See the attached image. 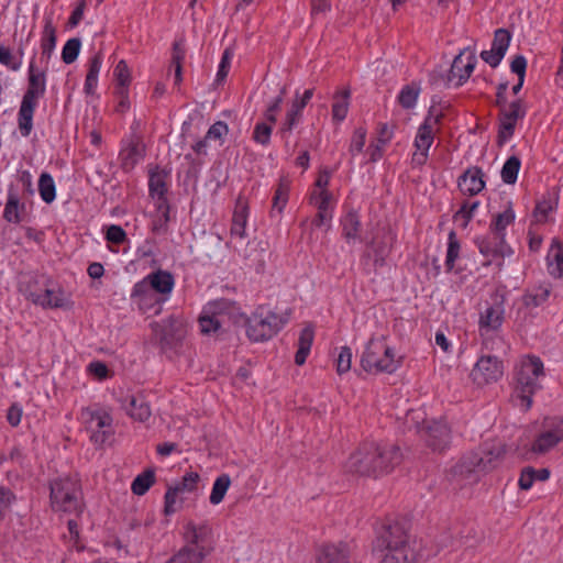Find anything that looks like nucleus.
<instances>
[{
  "instance_id": "21",
  "label": "nucleus",
  "mask_w": 563,
  "mask_h": 563,
  "mask_svg": "<svg viewBox=\"0 0 563 563\" xmlns=\"http://www.w3.org/2000/svg\"><path fill=\"white\" fill-rule=\"evenodd\" d=\"M145 154V146L137 139H132L120 152V164L122 169L131 172L140 163Z\"/></svg>"
},
{
  "instance_id": "37",
  "label": "nucleus",
  "mask_w": 563,
  "mask_h": 563,
  "mask_svg": "<svg viewBox=\"0 0 563 563\" xmlns=\"http://www.w3.org/2000/svg\"><path fill=\"white\" fill-rule=\"evenodd\" d=\"M421 89L420 85L417 82H411L410 85H406L402 87L399 96L398 102L404 109H412L416 106L417 99L419 97Z\"/></svg>"
},
{
  "instance_id": "41",
  "label": "nucleus",
  "mask_w": 563,
  "mask_h": 563,
  "mask_svg": "<svg viewBox=\"0 0 563 563\" xmlns=\"http://www.w3.org/2000/svg\"><path fill=\"white\" fill-rule=\"evenodd\" d=\"M38 191L41 198L51 203L56 197V187L53 177L48 173H42L38 179Z\"/></svg>"
},
{
  "instance_id": "27",
  "label": "nucleus",
  "mask_w": 563,
  "mask_h": 563,
  "mask_svg": "<svg viewBox=\"0 0 563 563\" xmlns=\"http://www.w3.org/2000/svg\"><path fill=\"white\" fill-rule=\"evenodd\" d=\"M314 339V331L311 325L305 327L298 339V350L295 355V363L299 366L303 365L310 353Z\"/></svg>"
},
{
  "instance_id": "7",
  "label": "nucleus",
  "mask_w": 563,
  "mask_h": 563,
  "mask_svg": "<svg viewBox=\"0 0 563 563\" xmlns=\"http://www.w3.org/2000/svg\"><path fill=\"white\" fill-rule=\"evenodd\" d=\"M543 363L538 356L523 358L516 373V390L521 400V406L528 410L532 405V395L541 387L539 377L543 376Z\"/></svg>"
},
{
  "instance_id": "23",
  "label": "nucleus",
  "mask_w": 563,
  "mask_h": 563,
  "mask_svg": "<svg viewBox=\"0 0 563 563\" xmlns=\"http://www.w3.org/2000/svg\"><path fill=\"white\" fill-rule=\"evenodd\" d=\"M318 563H349V550L346 544L324 545L318 555Z\"/></svg>"
},
{
  "instance_id": "45",
  "label": "nucleus",
  "mask_w": 563,
  "mask_h": 563,
  "mask_svg": "<svg viewBox=\"0 0 563 563\" xmlns=\"http://www.w3.org/2000/svg\"><path fill=\"white\" fill-rule=\"evenodd\" d=\"M113 75L117 81L115 88L129 89V85L131 82V71L124 59L118 62Z\"/></svg>"
},
{
  "instance_id": "2",
  "label": "nucleus",
  "mask_w": 563,
  "mask_h": 563,
  "mask_svg": "<svg viewBox=\"0 0 563 563\" xmlns=\"http://www.w3.org/2000/svg\"><path fill=\"white\" fill-rule=\"evenodd\" d=\"M374 551L384 552L380 563L391 560L394 563H413L416 553L409 548L407 542V533L400 523H391L384 526L373 545Z\"/></svg>"
},
{
  "instance_id": "11",
  "label": "nucleus",
  "mask_w": 563,
  "mask_h": 563,
  "mask_svg": "<svg viewBox=\"0 0 563 563\" xmlns=\"http://www.w3.org/2000/svg\"><path fill=\"white\" fill-rule=\"evenodd\" d=\"M499 130L497 142L503 145L515 132L518 120L526 115L527 108L521 99H517L499 108Z\"/></svg>"
},
{
  "instance_id": "40",
  "label": "nucleus",
  "mask_w": 563,
  "mask_h": 563,
  "mask_svg": "<svg viewBox=\"0 0 563 563\" xmlns=\"http://www.w3.org/2000/svg\"><path fill=\"white\" fill-rule=\"evenodd\" d=\"M20 209H24V205H20L18 195L10 191L4 207L3 218L8 222L19 223L21 221Z\"/></svg>"
},
{
  "instance_id": "38",
  "label": "nucleus",
  "mask_w": 563,
  "mask_h": 563,
  "mask_svg": "<svg viewBox=\"0 0 563 563\" xmlns=\"http://www.w3.org/2000/svg\"><path fill=\"white\" fill-rule=\"evenodd\" d=\"M185 47L183 45V41H177L173 45V54L170 67L174 68L175 71V84L179 85L183 80V62L185 58Z\"/></svg>"
},
{
  "instance_id": "44",
  "label": "nucleus",
  "mask_w": 563,
  "mask_h": 563,
  "mask_svg": "<svg viewBox=\"0 0 563 563\" xmlns=\"http://www.w3.org/2000/svg\"><path fill=\"white\" fill-rule=\"evenodd\" d=\"M551 289L549 286H540L534 291L523 296V305L528 308H536L548 300Z\"/></svg>"
},
{
  "instance_id": "3",
  "label": "nucleus",
  "mask_w": 563,
  "mask_h": 563,
  "mask_svg": "<svg viewBox=\"0 0 563 563\" xmlns=\"http://www.w3.org/2000/svg\"><path fill=\"white\" fill-rule=\"evenodd\" d=\"M51 508L57 514L75 515L79 517L84 511L81 485L71 477L57 478L49 484Z\"/></svg>"
},
{
  "instance_id": "15",
  "label": "nucleus",
  "mask_w": 563,
  "mask_h": 563,
  "mask_svg": "<svg viewBox=\"0 0 563 563\" xmlns=\"http://www.w3.org/2000/svg\"><path fill=\"white\" fill-rule=\"evenodd\" d=\"M442 118L443 113L435 109V101L433 99L432 106L429 108L428 115L419 126L415 139V146L417 151H429L434 140L437 126L440 124Z\"/></svg>"
},
{
  "instance_id": "31",
  "label": "nucleus",
  "mask_w": 563,
  "mask_h": 563,
  "mask_svg": "<svg viewBox=\"0 0 563 563\" xmlns=\"http://www.w3.org/2000/svg\"><path fill=\"white\" fill-rule=\"evenodd\" d=\"M367 246L374 253L375 265L382 266L385 262L386 256L389 254L391 250V238L383 236L380 240L374 238L369 242H367Z\"/></svg>"
},
{
  "instance_id": "5",
  "label": "nucleus",
  "mask_w": 563,
  "mask_h": 563,
  "mask_svg": "<svg viewBox=\"0 0 563 563\" xmlns=\"http://www.w3.org/2000/svg\"><path fill=\"white\" fill-rule=\"evenodd\" d=\"M504 454L503 446H496L483 453L471 452L462 456L452 467V475L461 481L474 483L481 473L495 468Z\"/></svg>"
},
{
  "instance_id": "19",
  "label": "nucleus",
  "mask_w": 563,
  "mask_h": 563,
  "mask_svg": "<svg viewBox=\"0 0 563 563\" xmlns=\"http://www.w3.org/2000/svg\"><path fill=\"white\" fill-rule=\"evenodd\" d=\"M120 401L125 412L134 420L144 422L152 415L150 404L142 394L126 395L124 398H121Z\"/></svg>"
},
{
  "instance_id": "25",
  "label": "nucleus",
  "mask_w": 563,
  "mask_h": 563,
  "mask_svg": "<svg viewBox=\"0 0 563 563\" xmlns=\"http://www.w3.org/2000/svg\"><path fill=\"white\" fill-rule=\"evenodd\" d=\"M247 203L242 199H238L236 206L233 212L231 236L232 238H245V227L247 222Z\"/></svg>"
},
{
  "instance_id": "36",
  "label": "nucleus",
  "mask_w": 563,
  "mask_h": 563,
  "mask_svg": "<svg viewBox=\"0 0 563 563\" xmlns=\"http://www.w3.org/2000/svg\"><path fill=\"white\" fill-rule=\"evenodd\" d=\"M155 483V472L152 468L139 474L132 482L131 489L134 495L143 496Z\"/></svg>"
},
{
  "instance_id": "13",
  "label": "nucleus",
  "mask_w": 563,
  "mask_h": 563,
  "mask_svg": "<svg viewBox=\"0 0 563 563\" xmlns=\"http://www.w3.org/2000/svg\"><path fill=\"white\" fill-rule=\"evenodd\" d=\"M151 327L164 351L175 349L185 336L183 321L174 316L162 322H153Z\"/></svg>"
},
{
  "instance_id": "35",
  "label": "nucleus",
  "mask_w": 563,
  "mask_h": 563,
  "mask_svg": "<svg viewBox=\"0 0 563 563\" xmlns=\"http://www.w3.org/2000/svg\"><path fill=\"white\" fill-rule=\"evenodd\" d=\"M56 46V29L51 19H46L41 41L42 55L49 58Z\"/></svg>"
},
{
  "instance_id": "14",
  "label": "nucleus",
  "mask_w": 563,
  "mask_h": 563,
  "mask_svg": "<svg viewBox=\"0 0 563 563\" xmlns=\"http://www.w3.org/2000/svg\"><path fill=\"white\" fill-rule=\"evenodd\" d=\"M503 375L501 362L496 356H482L471 372V377L478 386L497 382Z\"/></svg>"
},
{
  "instance_id": "58",
  "label": "nucleus",
  "mask_w": 563,
  "mask_h": 563,
  "mask_svg": "<svg viewBox=\"0 0 563 563\" xmlns=\"http://www.w3.org/2000/svg\"><path fill=\"white\" fill-rule=\"evenodd\" d=\"M232 57H233L232 49L231 48H225L223 54H222V58H221V62H220V65H219V70H218V74H217V80L218 81L223 80L228 76Z\"/></svg>"
},
{
  "instance_id": "50",
  "label": "nucleus",
  "mask_w": 563,
  "mask_h": 563,
  "mask_svg": "<svg viewBox=\"0 0 563 563\" xmlns=\"http://www.w3.org/2000/svg\"><path fill=\"white\" fill-rule=\"evenodd\" d=\"M515 220L514 211L508 208L501 213H498L495 218V221L492 223L490 229L493 232L499 234L501 233L507 225H509Z\"/></svg>"
},
{
  "instance_id": "29",
  "label": "nucleus",
  "mask_w": 563,
  "mask_h": 563,
  "mask_svg": "<svg viewBox=\"0 0 563 563\" xmlns=\"http://www.w3.org/2000/svg\"><path fill=\"white\" fill-rule=\"evenodd\" d=\"M342 235L347 243L356 240H363L360 235L361 221L354 211L347 212L341 220Z\"/></svg>"
},
{
  "instance_id": "10",
  "label": "nucleus",
  "mask_w": 563,
  "mask_h": 563,
  "mask_svg": "<svg viewBox=\"0 0 563 563\" xmlns=\"http://www.w3.org/2000/svg\"><path fill=\"white\" fill-rule=\"evenodd\" d=\"M563 441V418H545L540 433L534 439L531 451L545 454Z\"/></svg>"
},
{
  "instance_id": "16",
  "label": "nucleus",
  "mask_w": 563,
  "mask_h": 563,
  "mask_svg": "<svg viewBox=\"0 0 563 563\" xmlns=\"http://www.w3.org/2000/svg\"><path fill=\"white\" fill-rule=\"evenodd\" d=\"M505 297L500 294L493 296V303L479 316L478 325L481 335L500 329L505 318Z\"/></svg>"
},
{
  "instance_id": "34",
  "label": "nucleus",
  "mask_w": 563,
  "mask_h": 563,
  "mask_svg": "<svg viewBox=\"0 0 563 563\" xmlns=\"http://www.w3.org/2000/svg\"><path fill=\"white\" fill-rule=\"evenodd\" d=\"M230 486V476L228 474L219 475L212 485L211 494L209 497L210 504L219 505L220 503H222Z\"/></svg>"
},
{
  "instance_id": "1",
  "label": "nucleus",
  "mask_w": 563,
  "mask_h": 563,
  "mask_svg": "<svg viewBox=\"0 0 563 563\" xmlns=\"http://www.w3.org/2000/svg\"><path fill=\"white\" fill-rule=\"evenodd\" d=\"M400 462L401 453L398 446L367 442L351 454L346 467L350 472L363 476H378L391 472Z\"/></svg>"
},
{
  "instance_id": "12",
  "label": "nucleus",
  "mask_w": 563,
  "mask_h": 563,
  "mask_svg": "<svg viewBox=\"0 0 563 563\" xmlns=\"http://www.w3.org/2000/svg\"><path fill=\"white\" fill-rule=\"evenodd\" d=\"M421 439L432 451L442 452L451 442V430L443 420L423 421L417 426Z\"/></svg>"
},
{
  "instance_id": "42",
  "label": "nucleus",
  "mask_w": 563,
  "mask_h": 563,
  "mask_svg": "<svg viewBox=\"0 0 563 563\" xmlns=\"http://www.w3.org/2000/svg\"><path fill=\"white\" fill-rule=\"evenodd\" d=\"M521 162L517 156H510L504 164L500 176L505 184L512 185L516 183Z\"/></svg>"
},
{
  "instance_id": "39",
  "label": "nucleus",
  "mask_w": 563,
  "mask_h": 563,
  "mask_svg": "<svg viewBox=\"0 0 563 563\" xmlns=\"http://www.w3.org/2000/svg\"><path fill=\"white\" fill-rule=\"evenodd\" d=\"M203 558L202 550L185 547L166 563H201Z\"/></svg>"
},
{
  "instance_id": "28",
  "label": "nucleus",
  "mask_w": 563,
  "mask_h": 563,
  "mask_svg": "<svg viewBox=\"0 0 563 563\" xmlns=\"http://www.w3.org/2000/svg\"><path fill=\"white\" fill-rule=\"evenodd\" d=\"M290 181L286 177H282L276 187L274 197H273V206L271 210V216L274 217L275 213L282 214L284 208L287 205L289 197Z\"/></svg>"
},
{
  "instance_id": "60",
  "label": "nucleus",
  "mask_w": 563,
  "mask_h": 563,
  "mask_svg": "<svg viewBox=\"0 0 563 563\" xmlns=\"http://www.w3.org/2000/svg\"><path fill=\"white\" fill-rule=\"evenodd\" d=\"M510 69L518 76L521 82H525L526 69H527V59L522 55H517L511 60Z\"/></svg>"
},
{
  "instance_id": "48",
  "label": "nucleus",
  "mask_w": 563,
  "mask_h": 563,
  "mask_svg": "<svg viewBox=\"0 0 563 563\" xmlns=\"http://www.w3.org/2000/svg\"><path fill=\"white\" fill-rule=\"evenodd\" d=\"M460 253V243L456 238V233L454 231H451L449 233V243H448V252H446V260H445V266L448 271H451L454 267V263L456 258L459 257Z\"/></svg>"
},
{
  "instance_id": "46",
  "label": "nucleus",
  "mask_w": 563,
  "mask_h": 563,
  "mask_svg": "<svg viewBox=\"0 0 563 563\" xmlns=\"http://www.w3.org/2000/svg\"><path fill=\"white\" fill-rule=\"evenodd\" d=\"M81 42L78 37H73L66 42L62 52V59L65 64L74 63L80 52Z\"/></svg>"
},
{
  "instance_id": "59",
  "label": "nucleus",
  "mask_w": 563,
  "mask_h": 563,
  "mask_svg": "<svg viewBox=\"0 0 563 563\" xmlns=\"http://www.w3.org/2000/svg\"><path fill=\"white\" fill-rule=\"evenodd\" d=\"M0 64L5 65L12 70H19L21 67V60H14L9 48L0 44Z\"/></svg>"
},
{
  "instance_id": "43",
  "label": "nucleus",
  "mask_w": 563,
  "mask_h": 563,
  "mask_svg": "<svg viewBox=\"0 0 563 563\" xmlns=\"http://www.w3.org/2000/svg\"><path fill=\"white\" fill-rule=\"evenodd\" d=\"M331 195L327 190H322L319 195V201L317 202L318 213L313 220L316 227H321L325 221L331 220L332 214L329 211V201Z\"/></svg>"
},
{
  "instance_id": "17",
  "label": "nucleus",
  "mask_w": 563,
  "mask_h": 563,
  "mask_svg": "<svg viewBox=\"0 0 563 563\" xmlns=\"http://www.w3.org/2000/svg\"><path fill=\"white\" fill-rule=\"evenodd\" d=\"M476 65V56L467 48L460 52L453 59L448 73V82H453L455 87L462 86L471 76Z\"/></svg>"
},
{
  "instance_id": "4",
  "label": "nucleus",
  "mask_w": 563,
  "mask_h": 563,
  "mask_svg": "<svg viewBox=\"0 0 563 563\" xmlns=\"http://www.w3.org/2000/svg\"><path fill=\"white\" fill-rule=\"evenodd\" d=\"M46 76L44 70H40L31 62L29 66L27 88L22 98L18 123L20 132L23 136H29L33 128V114L37 104V100L45 95Z\"/></svg>"
},
{
  "instance_id": "56",
  "label": "nucleus",
  "mask_w": 563,
  "mask_h": 563,
  "mask_svg": "<svg viewBox=\"0 0 563 563\" xmlns=\"http://www.w3.org/2000/svg\"><path fill=\"white\" fill-rule=\"evenodd\" d=\"M537 472L533 467L527 466L522 468L518 485L522 490H528L532 487L536 481Z\"/></svg>"
},
{
  "instance_id": "47",
  "label": "nucleus",
  "mask_w": 563,
  "mask_h": 563,
  "mask_svg": "<svg viewBox=\"0 0 563 563\" xmlns=\"http://www.w3.org/2000/svg\"><path fill=\"white\" fill-rule=\"evenodd\" d=\"M511 40V34L507 29H498L495 31L494 40H493V48L498 52V55L501 54L505 56Z\"/></svg>"
},
{
  "instance_id": "52",
  "label": "nucleus",
  "mask_w": 563,
  "mask_h": 563,
  "mask_svg": "<svg viewBox=\"0 0 563 563\" xmlns=\"http://www.w3.org/2000/svg\"><path fill=\"white\" fill-rule=\"evenodd\" d=\"M152 291L153 290H152L151 283L146 276L143 280H141L134 285L131 297L133 299H139L140 301L145 300V299L152 297Z\"/></svg>"
},
{
  "instance_id": "63",
  "label": "nucleus",
  "mask_w": 563,
  "mask_h": 563,
  "mask_svg": "<svg viewBox=\"0 0 563 563\" xmlns=\"http://www.w3.org/2000/svg\"><path fill=\"white\" fill-rule=\"evenodd\" d=\"M300 118H301L300 114L288 110V112L286 114L285 122L283 123V125L280 128L282 135L284 136L285 133L291 132L292 129L298 124Z\"/></svg>"
},
{
  "instance_id": "33",
  "label": "nucleus",
  "mask_w": 563,
  "mask_h": 563,
  "mask_svg": "<svg viewBox=\"0 0 563 563\" xmlns=\"http://www.w3.org/2000/svg\"><path fill=\"white\" fill-rule=\"evenodd\" d=\"M350 95V89H344L341 92L334 95V101L332 104L333 120L341 122L346 118L349 111Z\"/></svg>"
},
{
  "instance_id": "49",
  "label": "nucleus",
  "mask_w": 563,
  "mask_h": 563,
  "mask_svg": "<svg viewBox=\"0 0 563 563\" xmlns=\"http://www.w3.org/2000/svg\"><path fill=\"white\" fill-rule=\"evenodd\" d=\"M272 131V123L258 122L253 131V140L261 145H267L271 141Z\"/></svg>"
},
{
  "instance_id": "8",
  "label": "nucleus",
  "mask_w": 563,
  "mask_h": 563,
  "mask_svg": "<svg viewBox=\"0 0 563 563\" xmlns=\"http://www.w3.org/2000/svg\"><path fill=\"white\" fill-rule=\"evenodd\" d=\"M287 318L265 307H260L246 319V334L254 342H263L276 335Z\"/></svg>"
},
{
  "instance_id": "30",
  "label": "nucleus",
  "mask_w": 563,
  "mask_h": 563,
  "mask_svg": "<svg viewBox=\"0 0 563 563\" xmlns=\"http://www.w3.org/2000/svg\"><path fill=\"white\" fill-rule=\"evenodd\" d=\"M558 207V199L551 194L543 195L542 198L537 202L533 210V218L537 223H544L548 220L549 214L554 211Z\"/></svg>"
},
{
  "instance_id": "51",
  "label": "nucleus",
  "mask_w": 563,
  "mask_h": 563,
  "mask_svg": "<svg viewBox=\"0 0 563 563\" xmlns=\"http://www.w3.org/2000/svg\"><path fill=\"white\" fill-rule=\"evenodd\" d=\"M352 351L349 346H342L336 357V372L339 375L347 373L351 369Z\"/></svg>"
},
{
  "instance_id": "57",
  "label": "nucleus",
  "mask_w": 563,
  "mask_h": 563,
  "mask_svg": "<svg viewBox=\"0 0 563 563\" xmlns=\"http://www.w3.org/2000/svg\"><path fill=\"white\" fill-rule=\"evenodd\" d=\"M199 324L202 333L216 332L220 328V320L216 316H201Z\"/></svg>"
},
{
  "instance_id": "53",
  "label": "nucleus",
  "mask_w": 563,
  "mask_h": 563,
  "mask_svg": "<svg viewBox=\"0 0 563 563\" xmlns=\"http://www.w3.org/2000/svg\"><path fill=\"white\" fill-rule=\"evenodd\" d=\"M228 131L229 129L227 123L222 121H217L209 128L206 134V140L219 141L221 144L223 142V136L228 134Z\"/></svg>"
},
{
  "instance_id": "26",
  "label": "nucleus",
  "mask_w": 563,
  "mask_h": 563,
  "mask_svg": "<svg viewBox=\"0 0 563 563\" xmlns=\"http://www.w3.org/2000/svg\"><path fill=\"white\" fill-rule=\"evenodd\" d=\"M152 290L161 295H168L174 288V276L167 272L158 269L147 275Z\"/></svg>"
},
{
  "instance_id": "18",
  "label": "nucleus",
  "mask_w": 563,
  "mask_h": 563,
  "mask_svg": "<svg viewBox=\"0 0 563 563\" xmlns=\"http://www.w3.org/2000/svg\"><path fill=\"white\" fill-rule=\"evenodd\" d=\"M166 173L155 169L151 172L148 179V188L152 198L156 199V207L163 212L165 222L169 221V207L165 194L166 187Z\"/></svg>"
},
{
  "instance_id": "22",
  "label": "nucleus",
  "mask_w": 563,
  "mask_h": 563,
  "mask_svg": "<svg viewBox=\"0 0 563 563\" xmlns=\"http://www.w3.org/2000/svg\"><path fill=\"white\" fill-rule=\"evenodd\" d=\"M31 298L34 303L49 308H63L68 302V298L59 289H45L40 294H31Z\"/></svg>"
},
{
  "instance_id": "54",
  "label": "nucleus",
  "mask_w": 563,
  "mask_h": 563,
  "mask_svg": "<svg viewBox=\"0 0 563 563\" xmlns=\"http://www.w3.org/2000/svg\"><path fill=\"white\" fill-rule=\"evenodd\" d=\"M199 481V474L195 472L187 473L180 483L173 486L178 494L184 492H192Z\"/></svg>"
},
{
  "instance_id": "9",
  "label": "nucleus",
  "mask_w": 563,
  "mask_h": 563,
  "mask_svg": "<svg viewBox=\"0 0 563 563\" xmlns=\"http://www.w3.org/2000/svg\"><path fill=\"white\" fill-rule=\"evenodd\" d=\"M80 416L92 443L102 445L114 434L113 419L109 410L87 407L81 409Z\"/></svg>"
},
{
  "instance_id": "24",
  "label": "nucleus",
  "mask_w": 563,
  "mask_h": 563,
  "mask_svg": "<svg viewBox=\"0 0 563 563\" xmlns=\"http://www.w3.org/2000/svg\"><path fill=\"white\" fill-rule=\"evenodd\" d=\"M547 262L548 271L551 276L555 278L563 276V244L558 239L552 240Z\"/></svg>"
},
{
  "instance_id": "55",
  "label": "nucleus",
  "mask_w": 563,
  "mask_h": 563,
  "mask_svg": "<svg viewBox=\"0 0 563 563\" xmlns=\"http://www.w3.org/2000/svg\"><path fill=\"white\" fill-rule=\"evenodd\" d=\"M366 140V130L364 128H357L351 140L350 153L355 155L361 153L364 148Z\"/></svg>"
},
{
  "instance_id": "61",
  "label": "nucleus",
  "mask_w": 563,
  "mask_h": 563,
  "mask_svg": "<svg viewBox=\"0 0 563 563\" xmlns=\"http://www.w3.org/2000/svg\"><path fill=\"white\" fill-rule=\"evenodd\" d=\"M106 238L111 243L121 244L125 241L126 233L120 225L112 224L108 228Z\"/></svg>"
},
{
  "instance_id": "62",
  "label": "nucleus",
  "mask_w": 563,
  "mask_h": 563,
  "mask_svg": "<svg viewBox=\"0 0 563 563\" xmlns=\"http://www.w3.org/2000/svg\"><path fill=\"white\" fill-rule=\"evenodd\" d=\"M206 529L203 527L197 528L194 523H188L186 528V539L191 544H198L202 539Z\"/></svg>"
},
{
  "instance_id": "32",
  "label": "nucleus",
  "mask_w": 563,
  "mask_h": 563,
  "mask_svg": "<svg viewBox=\"0 0 563 563\" xmlns=\"http://www.w3.org/2000/svg\"><path fill=\"white\" fill-rule=\"evenodd\" d=\"M102 57L101 54H96L89 62V69L85 80V92L93 95L98 85V76L101 69Z\"/></svg>"
},
{
  "instance_id": "20",
  "label": "nucleus",
  "mask_w": 563,
  "mask_h": 563,
  "mask_svg": "<svg viewBox=\"0 0 563 563\" xmlns=\"http://www.w3.org/2000/svg\"><path fill=\"white\" fill-rule=\"evenodd\" d=\"M483 172L478 167L468 168L463 175L460 176L457 185L464 195L475 196L479 194L484 187Z\"/></svg>"
},
{
  "instance_id": "64",
  "label": "nucleus",
  "mask_w": 563,
  "mask_h": 563,
  "mask_svg": "<svg viewBox=\"0 0 563 563\" xmlns=\"http://www.w3.org/2000/svg\"><path fill=\"white\" fill-rule=\"evenodd\" d=\"M481 57L485 63L495 68L500 64L501 59L504 58V55H498V52H496V49L492 47V49L483 51L481 53Z\"/></svg>"
},
{
  "instance_id": "6",
  "label": "nucleus",
  "mask_w": 563,
  "mask_h": 563,
  "mask_svg": "<svg viewBox=\"0 0 563 563\" xmlns=\"http://www.w3.org/2000/svg\"><path fill=\"white\" fill-rule=\"evenodd\" d=\"M399 364L394 349L387 345L384 336L372 338L361 358L362 367L368 373H394Z\"/></svg>"
}]
</instances>
